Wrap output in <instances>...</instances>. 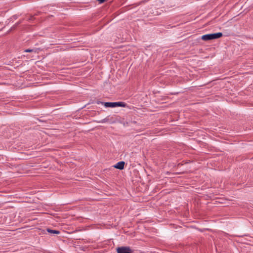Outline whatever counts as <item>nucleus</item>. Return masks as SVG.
<instances>
[{
	"mask_svg": "<svg viewBox=\"0 0 253 253\" xmlns=\"http://www.w3.org/2000/svg\"><path fill=\"white\" fill-rule=\"evenodd\" d=\"M24 51L26 52H34L35 53H36L37 52V49H27L25 50Z\"/></svg>",
	"mask_w": 253,
	"mask_h": 253,
	"instance_id": "423d86ee",
	"label": "nucleus"
},
{
	"mask_svg": "<svg viewBox=\"0 0 253 253\" xmlns=\"http://www.w3.org/2000/svg\"><path fill=\"white\" fill-rule=\"evenodd\" d=\"M222 36L221 33H217L214 34H206L202 36V40L204 41H209L213 39H216L220 38Z\"/></svg>",
	"mask_w": 253,
	"mask_h": 253,
	"instance_id": "f03ea898",
	"label": "nucleus"
},
{
	"mask_svg": "<svg viewBox=\"0 0 253 253\" xmlns=\"http://www.w3.org/2000/svg\"><path fill=\"white\" fill-rule=\"evenodd\" d=\"M124 166L125 162L123 161H121L117 163L116 165L114 166V168L121 170L124 168Z\"/></svg>",
	"mask_w": 253,
	"mask_h": 253,
	"instance_id": "20e7f679",
	"label": "nucleus"
},
{
	"mask_svg": "<svg viewBox=\"0 0 253 253\" xmlns=\"http://www.w3.org/2000/svg\"><path fill=\"white\" fill-rule=\"evenodd\" d=\"M117 253H132V250L129 247L127 246H123L118 247L117 249Z\"/></svg>",
	"mask_w": 253,
	"mask_h": 253,
	"instance_id": "7ed1b4c3",
	"label": "nucleus"
},
{
	"mask_svg": "<svg viewBox=\"0 0 253 253\" xmlns=\"http://www.w3.org/2000/svg\"><path fill=\"white\" fill-rule=\"evenodd\" d=\"M97 0L99 1L100 3H102L105 1V0Z\"/></svg>",
	"mask_w": 253,
	"mask_h": 253,
	"instance_id": "0eeeda50",
	"label": "nucleus"
},
{
	"mask_svg": "<svg viewBox=\"0 0 253 253\" xmlns=\"http://www.w3.org/2000/svg\"><path fill=\"white\" fill-rule=\"evenodd\" d=\"M98 104H103L106 108H114L116 107H125V104L122 102H103L101 101H97Z\"/></svg>",
	"mask_w": 253,
	"mask_h": 253,
	"instance_id": "f257e3e1",
	"label": "nucleus"
},
{
	"mask_svg": "<svg viewBox=\"0 0 253 253\" xmlns=\"http://www.w3.org/2000/svg\"><path fill=\"white\" fill-rule=\"evenodd\" d=\"M47 231L50 234H60V231L59 230H52V229H47Z\"/></svg>",
	"mask_w": 253,
	"mask_h": 253,
	"instance_id": "39448f33",
	"label": "nucleus"
}]
</instances>
